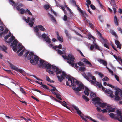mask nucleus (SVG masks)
I'll list each match as a JSON object with an SVG mask.
<instances>
[{
    "label": "nucleus",
    "instance_id": "1",
    "mask_svg": "<svg viewBox=\"0 0 122 122\" xmlns=\"http://www.w3.org/2000/svg\"><path fill=\"white\" fill-rule=\"evenodd\" d=\"M54 70L56 69V72L57 74V76L59 81L60 82L65 77L68 79V82L66 81V85L69 86H75L78 84L79 82L77 80L70 76L67 75L64 72L61 70L59 69L58 68L54 66Z\"/></svg>",
    "mask_w": 122,
    "mask_h": 122
},
{
    "label": "nucleus",
    "instance_id": "2",
    "mask_svg": "<svg viewBox=\"0 0 122 122\" xmlns=\"http://www.w3.org/2000/svg\"><path fill=\"white\" fill-rule=\"evenodd\" d=\"M92 102L95 105L96 104L102 108H105L108 110V112H114L115 110L114 108H112L107 103H103L102 101L98 97H96L92 99Z\"/></svg>",
    "mask_w": 122,
    "mask_h": 122
},
{
    "label": "nucleus",
    "instance_id": "3",
    "mask_svg": "<svg viewBox=\"0 0 122 122\" xmlns=\"http://www.w3.org/2000/svg\"><path fill=\"white\" fill-rule=\"evenodd\" d=\"M87 74V76L84 73H82V75L86 79L92 84H93L94 85H96L99 87H101L102 86V85L101 84L98 82H97L96 83V81L95 76L92 75L90 73H88Z\"/></svg>",
    "mask_w": 122,
    "mask_h": 122
},
{
    "label": "nucleus",
    "instance_id": "4",
    "mask_svg": "<svg viewBox=\"0 0 122 122\" xmlns=\"http://www.w3.org/2000/svg\"><path fill=\"white\" fill-rule=\"evenodd\" d=\"M87 74V76L84 73H82V75L86 79L92 84H93L94 85H96L99 87H101L102 86V85L101 84L98 82H97L96 83V81L95 76L92 75L90 73H88Z\"/></svg>",
    "mask_w": 122,
    "mask_h": 122
},
{
    "label": "nucleus",
    "instance_id": "5",
    "mask_svg": "<svg viewBox=\"0 0 122 122\" xmlns=\"http://www.w3.org/2000/svg\"><path fill=\"white\" fill-rule=\"evenodd\" d=\"M34 55V54L33 52H31L30 53L28 57V59L29 60L32 58L34 56V59H31L30 60V62L33 65L37 64L39 60V57L36 55Z\"/></svg>",
    "mask_w": 122,
    "mask_h": 122
},
{
    "label": "nucleus",
    "instance_id": "6",
    "mask_svg": "<svg viewBox=\"0 0 122 122\" xmlns=\"http://www.w3.org/2000/svg\"><path fill=\"white\" fill-rule=\"evenodd\" d=\"M36 35L38 36L39 38L42 37L43 39L44 40L48 42L49 44V46L50 47H52V49H53V46L52 44H51V42L50 41V39L49 37L45 34L44 33L41 35V33L39 32L36 33Z\"/></svg>",
    "mask_w": 122,
    "mask_h": 122
},
{
    "label": "nucleus",
    "instance_id": "7",
    "mask_svg": "<svg viewBox=\"0 0 122 122\" xmlns=\"http://www.w3.org/2000/svg\"><path fill=\"white\" fill-rule=\"evenodd\" d=\"M115 94L116 96L115 99L116 100H120L119 103L122 104V90L119 89H117Z\"/></svg>",
    "mask_w": 122,
    "mask_h": 122
},
{
    "label": "nucleus",
    "instance_id": "8",
    "mask_svg": "<svg viewBox=\"0 0 122 122\" xmlns=\"http://www.w3.org/2000/svg\"><path fill=\"white\" fill-rule=\"evenodd\" d=\"M88 38L89 39H91L92 38L94 39V41H93V45L92 44L91 45L90 47V49L91 50H93L94 48L95 47V49H97L99 50H101V49L100 48L99 46L96 43L95 39L91 34H89L88 35Z\"/></svg>",
    "mask_w": 122,
    "mask_h": 122
},
{
    "label": "nucleus",
    "instance_id": "9",
    "mask_svg": "<svg viewBox=\"0 0 122 122\" xmlns=\"http://www.w3.org/2000/svg\"><path fill=\"white\" fill-rule=\"evenodd\" d=\"M116 113L117 115L114 114L112 113H110L109 114V116L112 118L117 119L121 122H122V118L121 117V111L119 110H117Z\"/></svg>",
    "mask_w": 122,
    "mask_h": 122
},
{
    "label": "nucleus",
    "instance_id": "10",
    "mask_svg": "<svg viewBox=\"0 0 122 122\" xmlns=\"http://www.w3.org/2000/svg\"><path fill=\"white\" fill-rule=\"evenodd\" d=\"M43 68H46V71L48 72L50 74H53V71L51 70V68L53 69V65H52L49 63L45 62L44 63V66H43Z\"/></svg>",
    "mask_w": 122,
    "mask_h": 122
},
{
    "label": "nucleus",
    "instance_id": "11",
    "mask_svg": "<svg viewBox=\"0 0 122 122\" xmlns=\"http://www.w3.org/2000/svg\"><path fill=\"white\" fill-rule=\"evenodd\" d=\"M62 56L64 59L67 60V62L68 63V61H69L71 63L74 62L75 58L74 56L71 54H69L68 55V56L63 55H62Z\"/></svg>",
    "mask_w": 122,
    "mask_h": 122
},
{
    "label": "nucleus",
    "instance_id": "12",
    "mask_svg": "<svg viewBox=\"0 0 122 122\" xmlns=\"http://www.w3.org/2000/svg\"><path fill=\"white\" fill-rule=\"evenodd\" d=\"M84 87L83 85L82 84H80L78 86L77 88L74 87L72 89L76 92V93L78 92L82 89L84 88Z\"/></svg>",
    "mask_w": 122,
    "mask_h": 122
},
{
    "label": "nucleus",
    "instance_id": "13",
    "mask_svg": "<svg viewBox=\"0 0 122 122\" xmlns=\"http://www.w3.org/2000/svg\"><path fill=\"white\" fill-rule=\"evenodd\" d=\"M54 96L56 97L60 100H62L61 96L58 93V92L56 89L54 87Z\"/></svg>",
    "mask_w": 122,
    "mask_h": 122
},
{
    "label": "nucleus",
    "instance_id": "14",
    "mask_svg": "<svg viewBox=\"0 0 122 122\" xmlns=\"http://www.w3.org/2000/svg\"><path fill=\"white\" fill-rule=\"evenodd\" d=\"M62 48V46L61 44H60L58 46L55 45L54 46V49H55L57 51L58 53L60 55H61L63 53L62 51L59 50L57 49L58 48L59 49H61Z\"/></svg>",
    "mask_w": 122,
    "mask_h": 122
},
{
    "label": "nucleus",
    "instance_id": "15",
    "mask_svg": "<svg viewBox=\"0 0 122 122\" xmlns=\"http://www.w3.org/2000/svg\"><path fill=\"white\" fill-rule=\"evenodd\" d=\"M97 60L101 64H103L105 66H106L107 65V62L104 60L98 58L97 59Z\"/></svg>",
    "mask_w": 122,
    "mask_h": 122
},
{
    "label": "nucleus",
    "instance_id": "16",
    "mask_svg": "<svg viewBox=\"0 0 122 122\" xmlns=\"http://www.w3.org/2000/svg\"><path fill=\"white\" fill-rule=\"evenodd\" d=\"M82 61L85 64H87L89 65V67L92 68L93 67V66L87 59L85 58H84L82 60Z\"/></svg>",
    "mask_w": 122,
    "mask_h": 122
},
{
    "label": "nucleus",
    "instance_id": "17",
    "mask_svg": "<svg viewBox=\"0 0 122 122\" xmlns=\"http://www.w3.org/2000/svg\"><path fill=\"white\" fill-rule=\"evenodd\" d=\"M39 64H38V65L39 66V67L40 68H41V67H42V68H43V66H44V63L45 62H46V61H44V60L41 59H40V60H39Z\"/></svg>",
    "mask_w": 122,
    "mask_h": 122
},
{
    "label": "nucleus",
    "instance_id": "18",
    "mask_svg": "<svg viewBox=\"0 0 122 122\" xmlns=\"http://www.w3.org/2000/svg\"><path fill=\"white\" fill-rule=\"evenodd\" d=\"M105 92L106 93L110 94V96L111 98L113 97L114 95L113 94V92L111 90L109 89H106L105 90Z\"/></svg>",
    "mask_w": 122,
    "mask_h": 122
},
{
    "label": "nucleus",
    "instance_id": "19",
    "mask_svg": "<svg viewBox=\"0 0 122 122\" xmlns=\"http://www.w3.org/2000/svg\"><path fill=\"white\" fill-rule=\"evenodd\" d=\"M56 34L57 35V38L60 42H63V37L62 36H60L59 34V33L57 31L56 32Z\"/></svg>",
    "mask_w": 122,
    "mask_h": 122
},
{
    "label": "nucleus",
    "instance_id": "20",
    "mask_svg": "<svg viewBox=\"0 0 122 122\" xmlns=\"http://www.w3.org/2000/svg\"><path fill=\"white\" fill-rule=\"evenodd\" d=\"M54 100H55L56 101L58 102H59L61 104H62V105L64 106V107H66L67 108L69 109V108H68V106H66L65 105V103H66V102H65L64 101H63V102H63L61 101H58L55 98H54Z\"/></svg>",
    "mask_w": 122,
    "mask_h": 122
},
{
    "label": "nucleus",
    "instance_id": "21",
    "mask_svg": "<svg viewBox=\"0 0 122 122\" xmlns=\"http://www.w3.org/2000/svg\"><path fill=\"white\" fill-rule=\"evenodd\" d=\"M0 49L4 52L7 53H8V52L6 51V50H7V48L5 46L3 45L2 46H0Z\"/></svg>",
    "mask_w": 122,
    "mask_h": 122
},
{
    "label": "nucleus",
    "instance_id": "22",
    "mask_svg": "<svg viewBox=\"0 0 122 122\" xmlns=\"http://www.w3.org/2000/svg\"><path fill=\"white\" fill-rule=\"evenodd\" d=\"M72 107L76 111L77 113L79 115H80V114H81V112L79 110V108L74 105H73Z\"/></svg>",
    "mask_w": 122,
    "mask_h": 122
},
{
    "label": "nucleus",
    "instance_id": "23",
    "mask_svg": "<svg viewBox=\"0 0 122 122\" xmlns=\"http://www.w3.org/2000/svg\"><path fill=\"white\" fill-rule=\"evenodd\" d=\"M51 10L50 11V12H49L48 13V15L50 17V18L51 19V20L52 21H53V16L51 14V12L52 13H53V10L52 8H51Z\"/></svg>",
    "mask_w": 122,
    "mask_h": 122
},
{
    "label": "nucleus",
    "instance_id": "24",
    "mask_svg": "<svg viewBox=\"0 0 122 122\" xmlns=\"http://www.w3.org/2000/svg\"><path fill=\"white\" fill-rule=\"evenodd\" d=\"M74 62H72V63H71L69 61H68V63L69 64H71L72 66L74 67V68L76 69L77 68L78 66H77V64L75 63Z\"/></svg>",
    "mask_w": 122,
    "mask_h": 122
},
{
    "label": "nucleus",
    "instance_id": "25",
    "mask_svg": "<svg viewBox=\"0 0 122 122\" xmlns=\"http://www.w3.org/2000/svg\"><path fill=\"white\" fill-rule=\"evenodd\" d=\"M55 1L56 2V0H55ZM56 3L57 6H59L62 9V10L64 12L65 14H66V11L65 10L63 6L59 4H56Z\"/></svg>",
    "mask_w": 122,
    "mask_h": 122
},
{
    "label": "nucleus",
    "instance_id": "26",
    "mask_svg": "<svg viewBox=\"0 0 122 122\" xmlns=\"http://www.w3.org/2000/svg\"><path fill=\"white\" fill-rule=\"evenodd\" d=\"M18 43V41L16 39L14 40L13 42L11 43L10 46H17Z\"/></svg>",
    "mask_w": 122,
    "mask_h": 122
},
{
    "label": "nucleus",
    "instance_id": "27",
    "mask_svg": "<svg viewBox=\"0 0 122 122\" xmlns=\"http://www.w3.org/2000/svg\"><path fill=\"white\" fill-rule=\"evenodd\" d=\"M115 44L117 45V47L120 49L121 48V45L119 42L117 40H115Z\"/></svg>",
    "mask_w": 122,
    "mask_h": 122
},
{
    "label": "nucleus",
    "instance_id": "28",
    "mask_svg": "<svg viewBox=\"0 0 122 122\" xmlns=\"http://www.w3.org/2000/svg\"><path fill=\"white\" fill-rule=\"evenodd\" d=\"M38 27L39 29L40 30L42 31H45L46 30V29L43 27V26L42 25H38Z\"/></svg>",
    "mask_w": 122,
    "mask_h": 122
},
{
    "label": "nucleus",
    "instance_id": "29",
    "mask_svg": "<svg viewBox=\"0 0 122 122\" xmlns=\"http://www.w3.org/2000/svg\"><path fill=\"white\" fill-rule=\"evenodd\" d=\"M14 39H15V37L14 36H12L10 38H9L8 41H6L7 43H10L12 42Z\"/></svg>",
    "mask_w": 122,
    "mask_h": 122
},
{
    "label": "nucleus",
    "instance_id": "30",
    "mask_svg": "<svg viewBox=\"0 0 122 122\" xmlns=\"http://www.w3.org/2000/svg\"><path fill=\"white\" fill-rule=\"evenodd\" d=\"M64 6L63 7H64V8L65 7L67 8V10L69 11L70 14V15L71 16L72 15V13L70 9H69L68 7H67L65 3L64 5Z\"/></svg>",
    "mask_w": 122,
    "mask_h": 122
},
{
    "label": "nucleus",
    "instance_id": "31",
    "mask_svg": "<svg viewBox=\"0 0 122 122\" xmlns=\"http://www.w3.org/2000/svg\"><path fill=\"white\" fill-rule=\"evenodd\" d=\"M90 91L87 88H86L84 91V93L85 95L88 96L89 94V93H90Z\"/></svg>",
    "mask_w": 122,
    "mask_h": 122
},
{
    "label": "nucleus",
    "instance_id": "32",
    "mask_svg": "<svg viewBox=\"0 0 122 122\" xmlns=\"http://www.w3.org/2000/svg\"><path fill=\"white\" fill-rule=\"evenodd\" d=\"M16 70L17 71L19 72L20 73L22 74L23 73H25V71H24L21 69H19L18 68V69H17Z\"/></svg>",
    "mask_w": 122,
    "mask_h": 122
},
{
    "label": "nucleus",
    "instance_id": "33",
    "mask_svg": "<svg viewBox=\"0 0 122 122\" xmlns=\"http://www.w3.org/2000/svg\"><path fill=\"white\" fill-rule=\"evenodd\" d=\"M114 21L115 24L117 26L118 25V22L117 21V19L116 16H115L114 17Z\"/></svg>",
    "mask_w": 122,
    "mask_h": 122
},
{
    "label": "nucleus",
    "instance_id": "34",
    "mask_svg": "<svg viewBox=\"0 0 122 122\" xmlns=\"http://www.w3.org/2000/svg\"><path fill=\"white\" fill-rule=\"evenodd\" d=\"M111 33L113 35H114L116 38L117 39V37L116 34V33L113 30H111Z\"/></svg>",
    "mask_w": 122,
    "mask_h": 122
},
{
    "label": "nucleus",
    "instance_id": "35",
    "mask_svg": "<svg viewBox=\"0 0 122 122\" xmlns=\"http://www.w3.org/2000/svg\"><path fill=\"white\" fill-rule=\"evenodd\" d=\"M8 30L7 29L5 30V31L4 32H3L0 33V35L1 36H3V35H4L5 33H8Z\"/></svg>",
    "mask_w": 122,
    "mask_h": 122
},
{
    "label": "nucleus",
    "instance_id": "36",
    "mask_svg": "<svg viewBox=\"0 0 122 122\" xmlns=\"http://www.w3.org/2000/svg\"><path fill=\"white\" fill-rule=\"evenodd\" d=\"M34 31L36 33L39 31V29L38 27L37 26L34 27Z\"/></svg>",
    "mask_w": 122,
    "mask_h": 122
},
{
    "label": "nucleus",
    "instance_id": "37",
    "mask_svg": "<svg viewBox=\"0 0 122 122\" xmlns=\"http://www.w3.org/2000/svg\"><path fill=\"white\" fill-rule=\"evenodd\" d=\"M82 98L84 99L86 101H88L89 99L87 97L85 96V95H83L82 96Z\"/></svg>",
    "mask_w": 122,
    "mask_h": 122
},
{
    "label": "nucleus",
    "instance_id": "38",
    "mask_svg": "<svg viewBox=\"0 0 122 122\" xmlns=\"http://www.w3.org/2000/svg\"><path fill=\"white\" fill-rule=\"evenodd\" d=\"M12 3V5H15L17 6L18 5V3H15L13 0H9Z\"/></svg>",
    "mask_w": 122,
    "mask_h": 122
},
{
    "label": "nucleus",
    "instance_id": "39",
    "mask_svg": "<svg viewBox=\"0 0 122 122\" xmlns=\"http://www.w3.org/2000/svg\"><path fill=\"white\" fill-rule=\"evenodd\" d=\"M44 8L46 10H48L49 9L50 7L49 5L47 4H46L44 6Z\"/></svg>",
    "mask_w": 122,
    "mask_h": 122
},
{
    "label": "nucleus",
    "instance_id": "40",
    "mask_svg": "<svg viewBox=\"0 0 122 122\" xmlns=\"http://www.w3.org/2000/svg\"><path fill=\"white\" fill-rule=\"evenodd\" d=\"M46 80L47 81L51 83H53V80H51L50 79L48 76H47L46 77Z\"/></svg>",
    "mask_w": 122,
    "mask_h": 122
},
{
    "label": "nucleus",
    "instance_id": "41",
    "mask_svg": "<svg viewBox=\"0 0 122 122\" xmlns=\"http://www.w3.org/2000/svg\"><path fill=\"white\" fill-rule=\"evenodd\" d=\"M90 95L91 98H93L96 96V94L95 93L91 92L90 93Z\"/></svg>",
    "mask_w": 122,
    "mask_h": 122
},
{
    "label": "nucleus",
    "instance_id": "42",
    "mask_svg": "<svg viewBox=\"0 0 122 122\" xmlns=\"http://www.w3.org/2000/svg\"><path fill=\"white\" fill-rule=\"evenodd\" d=\"M20 11L21 14H23L24 13H26L25 10V9H22V8H21Z\"/></svg>",
    "mask_w": 122,
    "mask_h": 122
},
{
    "label": "nucleus",
    "instance_id": "43",
    "mask_svg": "<svg viewBox=\"0 0 122 122\" xmlns=\"http://www.w3.org/2000/svg\"><path fill=\"white\" fill-rule=\"evenodd\" d=\"M101 41L103 43H107V41L106 39H105L102 37L101 38Z\"/></svg>",
    "mask_w": 122,
    "mask_h": 122
},
{
    "label": "nucleus",
    "instance_id": "44",
    "mask_svg": "<svg viewBox=\"0 0 122 122\" xmlns=\"http://www.w3.org/2000/svg\"><path fill=\"white\" fill-rule=\"evenodd\" d=\"M25 50V49H23L19 53L18 56H19L20 57L22 56L23 53V52Z\"/></svg>",
    "mask_w": 122,
    "mask_h": 122
},
{
    "label": "nucleus",
    "instance_id": "45",
    "mask_svg": "<svg viewBox=\"0 0 122 122\" xmlns=\"http://www.w3.org/2000/svg\"><path fill=\"white\" fill-rule=\"evenodd\" d=\"M79 70L81 71H83L86 70V69L85 67H81L79 68Z\"/></svg>",
    "mask_w": 122,
    "mask_h": 122
},
{
    "label": "nucleus",
    "instance_id": "46",
    "mask_svg": "<svg viewBox=\"0 0 122 122\" xmlns=\"http://www.w3.org/2000/svg\"><path fill=\"white\" fill-rule=\"evenodd\" d=\"M31 76H33V77H35L36 79H37V80H40L41 81H43L42 79H41L37 77L36 76H35V75H31Z\"/></svg>",
    "mask_w": 122,
    "mask_h": 122
},
{
    "label": "nucleus",
    "instance_id": "47",
    "mask_svg": "<svg viewBox=\"0 0 122 122\" xmlns=\"http://www.w3.org/2000/svg\"><path fill=\"white\" fill-rule=\"evenodd\" d=\"M20 90L24 94L26 93L25 91H24L23 88L21 87L20 88Z\"/></svg>",
    "mask_w": 122,
    "mask_h": 122
},
{
    "label": "nucleus",
    "instance_id": "48",
    "mask_svg": "<svg viewBox=\"0 0 122 122\" xmlns=\"http://www.w3.org/2000/svg\"><path fill=\"white\" fill-rule=\"evenodd\" d=\"M27 13L30 15H32V14L30 12V11L28 9H27L26 10V13Z\"/></svg>",
    "mask_w": 122,
    "mask_h": 122
},
{
    "label": "nucleus",
    "instance_id": "49",
    "mask_svg": "<svg viewBox=\"0 0 122 122\" xmlns=\"http://www.w3.org/2000/svg\"><path fill=\"white\" fill-rule=\"evenodd\" d=\"M11 46L12 47L14 51L15 52L17 51V46Z\"/></svg>",
    "mask_w": 122,
    "mask_h": 122
},
{
    "label": "nucleus",
    "instance_id": "50",
    "mask_svg": "<svg viewBox=\"0 0 122 122\" xmlns=\"http://www.w3.org/2000/svg\"><path fill=\"white\" fill-rule=\"evenodd\" d=\"M106 68L108 69L109 71V72L112 75H113V72L112 70H110L107 66L106 67Z\"/></svg>",
    "mask_w": 122,
    "mask_h": 122
},
{
    "label": "nucleus",
    "instance_id": "51",
    "mask_svg": "<svg viewBox=\"0 0 122 122\" xmlns=\"http://www.w3.org/2000/svg\"><path fill=\"white\" fill-rule=\"evenodd\" d=\"M113 75L115 77L116 79L118 81H119V79L118 76L117 75L115 74L114 75L113 74Z\"/></svg>",
    "mask_w": 122,
    "mask_h": 122
},
{
    "label": "nucleus",
    "instance_id": "52",
    "mask_svg": "<svg viewBox=\"0 0 122 122\" xmlns=\"http://www.w3.org/2000/svg\"><path fill=\"white\" fill-rule=\"evenodd\" d=\"M34 23L33 22L30 21H29V24L30 27H32L33 26V25Z\"/></svg>",
    "mask_w": 122,
    "mask_h": 122
},
{
    "label": "nucleus",
    "instance_id": "53",
    "mask_svg": "<svg viewBox=\"0 0 122 122\" xmlns=\"http://www.w3.org/2000/svg\"><path fill=\"white\" fill-rule=\"evenodd\" d=\"M109 80V79L107 77H105V78L102 79V80L104 81H107Z\"/></svg>",
    "mask_w": 122,
    "mask_h": 122
},
{
    "label": "nucleus",
    "instance_id": "54",
    "mask_svg": "<svg viewBox=\"0 0 122 122\" xmlns=\"http://www.w3.org/2000/svg\"><path fill=\"white\" fill-rule=\"evenodd\" d=\"M78 65L80 66H83L84 65V64L82 62H80L78 63Z\"/></svg>",
    "mask_w": 122,
    "mask_h": 122
},
{
    "label": "nucleus",
    "instance_id": "55",
    "mask_svg": "<svg viewBox=\"0 0 122 122\" xmlns=\"http://www.w3.org/2000/svg\"><path fill=\"white\" fill-rule=\"evenodd\" d=\"M43 88L46 89H48L49 88L46 85H44L43 84L42 86H41Z\"/></svg>",
    "mask_w": 122,
    "mask_h": 122
},
{
    "label": "nucleus",
    "instance_id": "56",
    "mask_svg": "<svg viewBox=\"0 0 122 122\" xmlns=\"http://www.w3.org/2000/svg\"><path fill=\"white\" fill-rule=\"evenodd\" d=\"M66 14H65V15H64L63 19L65 21H66L67 19V17L66 15Z\"/></svg>",
    "mask_w": 122,
    "mask_h": 122
},
{
    "label": "nucleus",
    "instance_id": "57",
    "mask_svg": "<svg viewBox=\"0 0 122 122\" xmlns=\"http://www.w3.org/2000/svg\"><path fill=\"white\" fill-rule=\"evenodd\" d=\"M97 1L98 2V4L100 5L101 7L102 8H103V6L102 5V4L100 3V2L99 0H97Z\"/></svg>",
    "mask_w": 122,
    "mask_h": 122
},
{
    "label": "nucleus",
    "instance_id": "58",
    "mask_svg": "<svg viewBox=\"0 0 122 122\" xmlns=\"http://www.w3.org/2000/svg\"><path fill=\"white\" fill-rule=\"evenodd\" d=\"M97 32L98 35L101 38L102 37V36L100 32L99 31H97Z\"/></svg>",
    "mask_w": 122,
    "mask_h": 122
},
{
    "label": "nucleus",
    "instance_id": "59",
    "mask_svg": "<svg viewBox=\"0 0 122 122\" xmlns=\"http://www.w3.org/2000/svg\"><path fill=\"white\" fill-rule=\"evenodd\" d=\"M65 32L66 36L68 37H69V34H68V31L65 30Z\"/></svg>",
    "mask_w": 122,
    "mask_h": 122
},
{
    "label": "nucleus",
    "instance_id": "60",
    "mask_svg": "<svg viewBox=\"0 0 122 122\" xmlns=\"http://www.w3.org/2000/svg\"><path fill=\"white\" fill-rule=\"evenodd\" d=\"M10 36V35H7L6 36L4 37V39L6 40H7L8 38Z\"/></svg>",
    "mask_w": 122,
    "mask_h": 122
},
{
    "label": "nucleus",
    "instance_id": "61",
    "mask_svg": "<svg viewBox=\"0 0 122 122\" xmlns=\"http://www.w3.org/2000/svg\"><path fill=\"white\" fill-rule=\"evenodd\" d=\"M107 110L106 109H104L103 110H101V111L103 113H104L105 112H107Z\"/></svg>",
    "mask_w": 122,
    "mask_h": 122
},
{
    "label": "nucleus",
    "instance_id": "62",
    "mask_svg": "<svg viewBox=\"0 0 122 122\" xmlns=\"http://www.w3.org/2000/svg\"><path fill=\"white\" fill-rule=\"evenodd\" d=\"M23 48V47L22 46L20 47L19 49L17 51V53H18Z\"/></svg>",
    "mask_w": 122,
    "mask_h": 122
},
{
    "label": "nucleus",
    "instance_id": "63",
    "mask_svg": "<svg viewBox=\"0 0 122 122\" xmlns=\"http://www.w3.org/2000/svg\"><path fill=\"white\" fill-rule=\"evenodd\" d=\"M116 60L117 61H120L121 63V65H122V60L121 59L120 57H118L117 58V59H116Z\"/></svg>",
    "mask_w": 122,
    "mask_h": 122
},
{
    "label": "nucleus",
    "instance_id": "64",
    "mask_svg": "<svg viewBox=\"0 0 122 122\" xmlns=\"http://www.w3.org/2000/svg\"><path fill=\"white\" fill-rule=\"evenodd\" d=\"M86 2L87 3L86 4L89 5L91 4L92 3V2L90 0H86Z\"/></svg>",
    "mask_w": 122,
    "mask_h": 122
}]
</instances>
